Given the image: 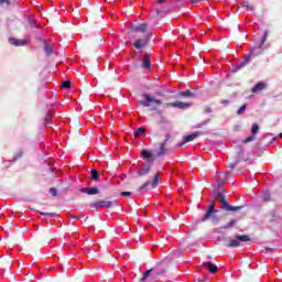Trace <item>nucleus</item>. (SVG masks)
Instances as JSON below:
<instances>
[{
	"mask_svg": "<svg viewBox=\"0 0 282 282\" xmlns=\"http://www.w3.org/2000/svg\"><path fill=\"white\" fill-rule=\"evenodd\" d=\"M217 199L220 203L223 210H227V213H235L243 208V206H231L228 204V200H226V195H224L221 192L217 193Z\"/></svg>",
	"mask_w": 282,
	"mask_h": 282,
	"instance_id": "obj_1",
	"label": "nucleus"
},
{
	"mask_svg": "<svg viewBox=\"0 0 282 282\" xmlns=\"http://www.w3.org/2000/svg\"><path fill=\"white\" fill-rule=\"evenodd\" d=\"M144 100H139L138 105H140L141 107H151V111H155V107H153V105H156L158 107H160V105H162V100H158L155 99V97H152L150 95H143Z\"/></svg>",
	"mask_w": 282,
	"mask_h": 282,
	"instance_id": "obj_2",
	"label": "nucleus"
},
{
	"mask_svg": "<svg viewBox=\"0 0 282 282\" xmlns=\"http://www.w3.org/2000/svg\"><path fill=\"white\" fill-rule=\"evenodd\" d=\"M216 215L217 209H215V204H212L200 221H208V219H210L213 224H219V217H217Z\"/></svg>",
	"mask_w": 282,
	"mask_h": 282,
	"instance_id": "obj_3",
	"label": "nucleus"
},
{
	"mask_svg": "<svg viewBox=\"0 0 282 282\" xmlns=\"http://www.w3.org/2000/svg\"><path fill=\"white\" fill-rule=\"evenodd\" d=\"M247 241H250V236L248 235H236V239L229 240V243L227 245L228 248H239L240 243H246Z\"/></svg>",
	"mask_w": 282,
	"mask_h": 282,
	"instance_id": "obj_4",
	"label": "nucleus"
},
{
	"mask_svg": "<svg viewBox=\"0 0 282 282\" xmlns=\"http://www.w3.org/2000/svg\"><path fill=\"white\" fill-rule=\"evenodd\" d=\"M158 184H160V174H155L152 182L148 181L142 186H140L139 191H144V189L149 188V186H151L152 188H155V186H158Z\"/></svg>",
	"mask_w": 282,
	"mask_h": 282,
	"instance_id": "obj_5",
	"label": "nucleus"
},
{
	"mask_svg": "<svg viewBox=\"0 0 282 282\" xmlns=\"http://www.w3.org/2000/svg\"><path fill=\"white\" fill-rule=\"evenodd\" d=\"M257 133H259V124L253 123L252 128H251V135H249L246 140H245V144H248V142H254L256 135Z\"/></svg>",
	"mask_w": 282,
	"mask_h": 282,
	"instance_id": "obj_6",
	"label": "nucleus"
},
{
	"mask_svg": "<svg viewBox=\"0 0 282 282\" xmlns=\"http://www.w3.org/2000/svg\"><path fill=\"white\" fill-rule=\"evenodd\" d=\"M203 267L206 268V270H208V272L212 274H217V272H219V268H217L216 264H213V262H204Z\"/></svg>",
	"mask_w": 282,
	"mask_h": 282,
	"instance_id": "obj_7",
	"label": "nucleus"
},
{
	"mask_svg": "<svg viewBox=\"0 0 282 282\" xmlns=\"http://www.w3.org/2000/svg\"><path fill=\"white\" fill-rule=\"evenodd\" d=\"M9 43L11 45H14L15 47H23V45H25L28 42L25 40H18L14 37H10Z\"/></svg>",
	"mask_w": 282,
	"mask_h": 282,
	"instance_id": "obj_8",
	"label": "nucleus"
},
{
	"mask_svg": "<svg viewBox=\"0 0 282 282\" xmlns=\"http://www.w3.org/2000/svg\"><path fill=\"white\" fill-rule=\"evenodd\" d=\"M142 67H144V69H151V55H149V53H145L143 56Z\"/></svg>",
	"mask_w": 282,
	"mask_h": 282,
	"instance_id": "obj_9",
	"label": "nucleus"
},
{
	"mask_svg": "<svg viewBox=\"0 0 282 282\" xmlns=\"http://www.w3.org/2000/svg\"><path fill=\"white\" fill-rule=\"evenodd\" d=\"M149 25L147 23L138 24V25H132L133 32H141L144 34L148 30Z\"/></svg>",
	"mask_w": 282,
	"mask_h": 282,
	"instance_id": "obj_10",
	"label": "nucleus"
},
{
	"mask_svg": "<svg viewBox=\"0 0 282 282\" xmlns=\"http://www.w3.org/2000/svg\"><path fill=\"white\" fill-rule=\"evenodd\" d=\"M199 135H202V132H194V133L185 137L184 142L180 143V147H182L183 144H186V142H193V140H195V138H199Z\"/></svg>",
	"mask_w": 282,
	"mask_h": 282,
	"instance_id": "obj_11",
	"label": "nucleus"
},
{
	"mask_svg": "<svg viewBox=\"0 0 282 282\" xmlns=\"http://www.w3.org/2000/svg\"><path fill=\"white\" fill-rule=\"evenodd\" d=\"M166 141L160 144L159 151L156 152V158H162V155H166Z\"/></svg>",
	"mask_w": 282,
	"mask_h": 282,
	"instance_id": "obj_12",
	"label": "nucleus"
},
{
	"mask_svg": "<svg viewBox=\"0 0 282 282\" xmlns=\"http://www.w3.org/2000/svg\"><path fill=\"white\" fill-rule=\"evenodd\" d=\"M82 193H85L86 195H98L100 192L96 187H85L82 189Z\"/></svg>",
	"mask_w": 282,
	"mask_h": 282,
	"instance_id": "obj_13",
	"label": "nucleus"
},
{
	"mask_svg": "<svg viewBox=\"0 0 282 282\" xmlns=\"http://www.w3.org/2000/svg\"><path fill=\"white\" fill-rule=\"evenodd\" d=\"M97 206H100L101 208H104V207L111 208L112 204L109 200H102V202L93 204L94 208H96Z\"/></svg>",
	"mask_w": 282,
	"mask_h": 282,
	"instance_id": "obj_14",
	"label": "nucleus"
},
{
	"mask_svg": "<svg viewBox=\"0 0 282 282\" xmlns=\"http://www.w3.org/2000/svg\"><path fill=\"white\" fill-rule=\"evenodd\" d=\"M149 171H151V164L149 163H143L142 169L139 170V175H147V173H149Z\"/></svg>",
	"mask_w": 282,
	"mask_h": 282,
	"instance_id": "obj_15",
	"label": "nucleus"
},
{
	"mask_svg": "<svg viewBox=\"0 0 282 282\" xmlns=\"http://www.w3.org/2000/svg\"><path fill=\"white\" fill-rule=\"evenodd\" d=\"M135 50H142V47H147V40H137L134 43H133Z\"/></svg>",
	"mask_w": 282,
	"mask_h": 282,
	"instance_id": "obj_16",
	"label": "nucleus"
},
{
	"mask_svg": "<svg viewBox=\"0 0 282 282\" xmlns=\"http://www.w3.org/2000/svg\"><path fill=\"white\" fill-rule=\"evenodd\" d=\"M263 89H265V83L260 82L252 88V93L258 94V91H263Z\"/></svg>",
	"mask_w": 282,
	"mask_h": 282,
	"instance_id": "obj_17",
	"label": "nucleus"
},
{
	"mask_svg": "<svg viewBox=\"0 0 282 282\" xmlns=\"http://www.w3.org/2000/svg\"><path fill=\"white\" fill-rule=\"evenodd\" d=\"M141 155L142 158H144L145 160H151V162H153V160H155L153 158V154H151V152L147 151V150H142L141 151Z\"/></svg>",
	"mask_w": 282,
	"mask_h": 282,
	"instance_id": "obj_18",
	"label": "nucleus"
},
{
	"mask_svg": "<svg viewBox=\"0 0 282 282\" xmlns=\"http://www.w3.org/2000/svg\"><path fill=\"white\" fill-rule=\"evenodd\" d=\"M248 63H250V55H245V61L239 64L238 66H236V69H241L243 67H246L248 65Z\"/></svg>",
	"mask_w": 282,
	"mask_h": 282,
	"instance_id": "obj_19",
	"label": "nucleus"
},
{
	"mask_svg": "<svg viewBox=\"0 0 282 282\" xmlns=\"http://www.w3.org/2000/svg\"><path fill=\"white\" fill-rule=\"evenodd\" d=\"M172 107H177L178 109H188L191 105L185 102H176V104H172Z\"/></svg>",
	"mask_w": 282,
	"mask_h": 282,
	"instance_id": "obj_20",
	"label": "nucleus"
},
{
	"mask_svg": "<svg viewBox=\"0 0 282 282\" xmlns=\"http://www.w3.org/2000/svg\"><path fill=\"white\" fill-rule=\"evenodd\" d=\"M147 133V129L144 128H139L135 132H134V138H140L141 135H144Z\"/></svg>",
	"mask_w": 282,
	"mask_h": 282,
	"instance_id": "obj_21",
	"label": "nucleus"
},
{
	"mask_svg": "<svg viewBox=\"0 0 282 282\" xmlns=\"http://www.w3.org/2000/svg\"><path fill=\"white\" fill-rule=\"evenodd\" d=\"M152 272H155V271L153 269H151V270H148L145 273H143V276L141 278V281L142 282L147 281L151 276Z\"/></svg>",
	"mask_w": 282,
	"mask_h": 282,
	"instance_id": "obj_22",
	"label": "nucleus"
},
{
	"mask_svg": "<svg viewBox=\"0 0 282 282\" xmlns=\"http://www.w3.org/2000/svg\"><path fill=\"white\" fill-rule=\"evenodd\" d=\"M70 88H72V80L62 82V89H70Z\"/></svg>",
	"mask_w": 282,
	"mask_h": 282,
	"instance_id": "obj_23",
	"label": "nucleus"
},
{
	"mask_svg": "<svg viewBox=\"0 0 282 282\" xmlns=\"http://www.w3.org/2000/svg\"><path fill=\"white\" fill-rule=\"evenodd\" d=\"M180 96H185L187 98H193V96H195V95L191 90H185V91H181Z\"/></svg>",
	"mask_w": 282,
	"mask_h": 282,
	"instance_id": "obj_24",
	"label": "nucleus"
},
{
	"mask_svg": "<svg viewBox=\"0 0 282 282\" xmlns=\"http://www.w3.org/2000/svg\"><path fill=\"white\" fill-rule=\"evenodd\" d=\"M235 224H237V219H232L230 223L224 226L225 230H228V228H234Z\"/></svg>",
	"mask_w": 282,
	"mask_h": 282,
	"instance_id": "obj_25",
	"label": "nucleus"
},
{
	"mask_svg": "<svg viewBox=\"0 0 282 282\" xmlns=\"http://www.w3.org/2000/svg\"><path fill=\"white\" fill-rule=\"evenodd\" d=\"M242 8H248L250 10V12H254V7L253 6H249L248 2H242L241 3Z\"/></svg>",
	"mask_w": 282,
	"mask_h": 282,
	"instance_id": "obj_26",
	"label": "nucleus"
},
{
	"mask_svg": "<svg viewBox=\"0 0 282 282\" xmlns=\"http://www.w3.org/2000/svg\"><path fill=\"white\" fill-rule=\"evenodd\" d=\"M246 107H248L247 104H245L243 106H241V107L237 110L238 116H241L242 113L246 112Z\"/></svg>",
	"mask_w": 282,
	"mask_h": 282,
	"instance_id": "obj_27",
	"label": "nucleus"
},
{
	"mask_svg": "<svg viewBox=\"0 0 282 282\" xmlns=\"http://www.w3.org/2000/svg\"><path fill=\"white\" fill-rule=\"evenodd\" d=\"M162 12H165V13H166V12H171V9H169V8L166 9V8H163V7H162L161 9H158V10H156V14H162Z\"/></svg>",
	"mask_w": 282,
	"mask_h": 282,
	"instance_id": "obj_28",
	"label": "nucleus"
},
{
	"mask_svg": "<svg viewBox=\"0 0 282 282\" xmlns=\"http://www.w3.org/2000/svg\"><path fill=\"white\" fill-rule=\"evenodd\" d=\"M90 174H91V180H95V181L98 180V171L91 170Z\"/></svg>",
	"mask_w": 282,
	"mask_h": 282,
	"instance_id": "obj_29",
	"label": "nucleus"
},
{
	"mask_svg": "<svg viewBox=\"0 0 282 282\" xmlns=\"http://www.w3.org/2000/svg\"><path fill=\"white\" fill-rule=\"evenodd\" d=\"M262 200H263V202H270V193H269V192H265V193L262 195Z\"/></svg>",
	"mask_w": 282,
	"mask_h": 282,
	"instance_id": "obj_30",
	"label": "nucleus"
},
{
	"mask_svg": "<svg viewBox=\"0 0 282 282\" xmlns=\"http://www.w3.org/2000/svg\"><path fill=\"white\" fill-rule=\"evenodd\" d=\"M50 193L51 195H53V197H56L58 195V191L55 187H51Z\"/></svg>",
	"mask_w": 282,
	"mask_h": 282,
	"instance_id": "obj_31",
	"label": "nucleus"
},
{
	"mask_svg": "<svg viewBox=\"0 0 282 282\" xmlns=\"http://www.w3.org/2000/svg\"><path fill=\"white\" fill-rule=\"evenodd\" d=\"M40 215L42 216H46V217H55L56 213H40Z\"/></svg>",
	"mask_w": 282,
	"mask_h": 282,
	"instance_id": "obj_32",
	"label": "nucleus"
},
{
	"mask_svg": "<svg viewBox=\"0 0 282 282\" xmlns=\"http://www.w3.org/2000/svg\"><path fill=\"white\" fill-rule=\"evenodd\" d=\"M208 122H210V120H209V119H208V120L203 121L202 123H199V124H197V126H196V129H202V128L204 127V124H208Z\"/></svg>",
	"mask_w": 282,
	"mask_h": 282,
	"instance_id": "obj_33",
	"label": "nucleus"
},
{
	"mask_svg": "<svg viewBox=\"0 0 282 282\" xmlns=\"http://www.w3.org/2000/svg\"><path fill=\"white\" fill-rule=\"evenodd\" d=\"M30 28H39V24L34 20H29Z\"/></svg>",
	"mask_w": 282,
	"mask_h": 282,
	"instance_id": "obj_34",
	"label": "nucleus"
},
{
	"mask_svg": "<svg viewBox=\"0 0 282 282\" xmlns=\"http://www.w3.org/2000/svg\"><path fill=\"white\" fill-rule=\"evenodd\" d=\"M0 6H10V0H0Z\"/></svg>",
	"mask_w": 282,
	"mask_h": 282,
	"instance_id": "obj_35",
	"label": "nucleus"
},
{
	"mask_svg": "<svg viewBox=\"0 0 282 282\" xmlns=\"http://www.w3.org/2000/svg\"><path fill=\"white\" fill-rule=\"evenodd\" d=\"M121 196L122 197H131V192H122Z\"/></svg>",
	"mask_w": 282,
	"mask_h": 282,
	"instance_id": "obj_36",
	"label": "nucleus"
},
{
	"mask_svg": "<svg viewBox=\"0 0 282 282\" xmlns=\"http://www.w3.org/2000/svg\"><path fill=\"white\" fill-rule=\"evenodd\" d=\"M268 41V31L264 32V36L262 39V45Z\"/></svg>",
	"mask_w": 282,
	"mask_h": 282,
	"instance_id": "obj_37",
	"label": "nucleus"
},
{
	"mask_svg": "<svg viewBox=\"0 0 282 282\" xmlns=\"http://www.w3.org/2000/svg\"><path fill=\"white\" fill-rule=\"evenodd\" d=\"M158 3H159L160 6H162V3L169 4L170 1H169V0H158Z\"/></svg>",
	"mask_w": 282,
	"mask_h": 282,
	"instance_id": "obj_38",
	"label": "nucleus"
},
{
	"mask_svg": "<svg viewBox=\"0 0 282 282\" xmlns=\"http://www.w3.org/2000/svg\"><path fill=\"white\" fill-rule=\"evenodd\" d=\"M189 1V3H192V6H195V3H199V1H202V0H188Z\"/></svg>",
	"mask_w": 282,
	"mask_h": 282,
	"instance_id": "obj_39",
	"label": "nucleus"
},
{
	"mask_svg": "<svg viewBox=\"0 0 282 282\" xmlns=\"http://www.w3.org/2000/svg\"><path fill=\"white\" fill-rule=\"evenodd\" d=\"M221 105H229V101L227 99L221 101Z\"/></svg>",
	"mask_w": 282,
	"mask_h": 282,
	"instance_id": "obj_40",
	"label": "nucleus"
},
{
	"mask_svg": "<svg viewBox=\"0 0 282 282\" xmlns=\"http://www.w3.org/2000/svg\"><path fill=\"white\" fill-rule=\"evenodd\" d=\"M45 50L46 52H52V46H46Z\"/></svg>",
	"mask_w": 282,
	"mask_h": 282,
	"instance_id": "obj_41",
	"label": "nucleus"
},
{
	"mask_svg": "<svg viewBox=\"0 0 282 282\" xmlns=\"http://www.w3.org/2000/svg\"><path fill=\"white\" fill-rule=\"evenodd\" d=\"M164 273V270L162 271H155L154 274H163Z\"/></svg>",
	"mask_w": 282,
	"mask_h": 282,
	"instance_id": "obj_42",
	"label": "nucleus"
},
{
	"mask_svg": "<svg viewBox=\"0 0 282 282\" xmlns=\"http://www.w3.org/2000/svg\"><path fill=\"white\" fill-rule=\"evenodd\" d=\"M272 250H274V249L268 248V247L265 248V251H267V252H272Z\"/></svg>",
	"mask_w": 282,
	"mask_h": 282,
	"instance_id": "obj_43",
	"label": "nucleus"
},
{
	"mask_svg": "<svg viewBox=\"0 0 282 282\" xmlns=\"http://www.w3.org/2000/svg\"><path fill=\"white\" fill-rule=\"evenodd\" d=\"M213 110L210 108L206 109V113H210Z\"/></svg>",
	"mask_w": 282,
	"mask_h": 282,
	"instance_id": "obj_44",
	"label": "nucleus"
},
{
	"mask_svg": "<svg viewBox=\"0 0 282 282\" xmlns=\"http://www.w3.org/2000/svg\"><path fill=\"white\" fill-rule=\"evenodd\" d=\"M218 186H224V181L218 182Z\"/></svg>",
	"mask_w": 282,
	"mask_h": 282,
	"instance_id": "obj_45",
	"label": "nucleus"
},
{
	"mask_svg": "<svg viewBox=\"0 0 282 282\" xmlns=\"http://www.w3.org/2000/svg\"><path fill=\"white\" fill-rule=\"evenodd\" d=\"M23 155V153L19 152L18 153V158H21Z\"/></svg>",
	"mask_w": 282,
	"mask_h": 282,
	"instance_id": "obj_46",
	"label": "nucleus"
},
{
	"mask_svg": "<svg viewBox=\"0 0 282 282\" xmlns=\"http://www.w3.org/2000/svg\"><path fill=\"white\" fill-rule=\"evenodd\" d=\"M156 96H164V94H162V93H156Z\"/></svg>",
	"mask_w": 282,
	"mask_h": 282,
	"instance_id": "obj_47",
	"label": "nucleus"
},
{
	"mask_svg": "<svg viewBox=\"0 0 282 282\" xmlns=\"http://www.w3.org/2000/svg\"><path fill=\"white\" fill-rule=\"evenodd\" d=\"M46 118L50 120L52 117L50 115H47Z\"/></svg>",
	"mask_w": 282,
	"mask_h": 282,
	"instance_id": "obj_48",
	"label": "nucleus"
},
{
	"mask_svg": "<svg viewBox=\"0 0 282 282\" xmlns=\"http://www.w3.org/2000/svg\"><path fill=\"white\" fill-rule=\"evenodd\" d=\"M225 175H226V177H228L229 173H228V172H226V174H225Z\"/></svg>",
	"mask_w": 282,
	"mask_h": 282,
	"instance_id": "obj_49",
	"label": "nucleus"
},
{
	"mask_svg": "<svg viewBox=\"0 0 282 282\" xmlns=\"http://www.w3.org/2000/svg\"><path fill=\"white\" fill-rule=\"evenodd\" d=\"M230 167H231V169H235V164H232Z\"/></svg>",
	"mask_w": 282,
	"mask_h": 282,
	"instance_id": "obj_50",
	"label": "nucleus"
},
{
	"mask_svg": "<svg viewBox=\"0 0 282 282\" xmlns=\"http://www.w3.org/2000/svg\"><path fill=\"white\" fill-rule=\"evenodd\" d=\"M72 219H78V218H76V217L72 216Z\"/></svg>",
	"mask_w": 282,
	"mask_h": 282,
	"instance_id": "obj_51",
	"label": "nucleus"
},
{
	"mask_svg": "<svg viewBox=\"0 0 282 282\" xmlns=\"http://www.w3.org/2000/svg\"><path fill=\"white\" fill-rule=\"evenodd\" d=\"M77 230H78V229H77V228H75V229H74V232H76Z\"/></svg>",
	"mask_w": 282,
	"mask_h": 282,
	"instance_id": "obj_52",
	"label": "nucleus"
},
{
	"mask_svg": "<svg viewBox=\"0 0 282 282\" xmlns=\"http://www.w3.org/2000/svg\"><path fill=\"white\" fill-rule=\"evenodd\" d=\"M280 138H282V133H280Z\"/></svg>",
	"mask_w": 282,
	"mask_h": 282,
	"instance_id": "obj_53",
	"label": "nucleus"
},
{
	"mask_svg": "<svg viewBox=\"0 0 282 282\" xmlns=\"http://www.w3.org/2000/svg\"><path fill=\"white\" fill-rule=\"evenodd\" d=\"M258 47L261 48V45H259Z\"/></svg>",
	"mask_w": 282,
	"mask_h": 282,
	"instance_id": "obj_54",
	"label": "nucleus"
}]
</instances>
